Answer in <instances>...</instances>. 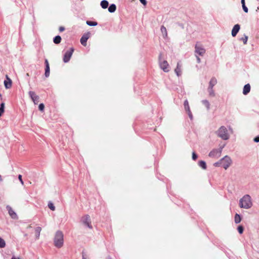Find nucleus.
Segmentation results:
<instances>
[{
    "label": "nucleus",
    "mask_w": 259,
    "mask_h": 259,
    "mask_svg": "<svg viewBox=\"0 0 259 259\" xmlns=\"http://www.w3.org/2000/svg\"><path fill=\"white\" fill-rule=\"evenodd\" d=\"M217 79L214 77H212L209 82V85L208 88H213V87L217 84Z\"/></svg>",
    "instance_id": "f3484780"
},
{
    "label": "nucleus",
    "mask_w": 259,
    "mask_h": 259,
    "mask_svg": "<svg viewBox=\"0 0 259 259\" xmlns=\"http://www.w3.org/2000/svg\"><path fill=\"white\" fill-rule=\"evenodd\" d=\"M116 10V6L115 4H111L108 7V11L110 13H114Z\"/></svg>",
    "instance_id": "aec40b11"
},
{
    "label": "nucleus",
    "mask_w": 259,
    "mask_h": 259,
    "mask_svg": "<svg viewBox=\"0 0 259 259\" xmlns=\"http://www.w3.org/2000/svg\"><path fill=\"white\" fill-rule=\"evenodd\" d=\"M217 134L219 137L224 140H227L230 138L228 130L225 126H221L217 131Z\"/></svg>",
    "instance_id": "7ed1b4c3"
},
{
    "label": "nucleus",
    "mask_w": 259,
    "mask_h": 259,
    "mask_svg": "<svg viewBox=\"0 0 259 259\" xmlns=\"http://www.w3.org/2000/svg\"><path fill=\"white\" fill-rule=\"evenodd\" d=\"M45 75L46 77H48L50 75V66L45 67Z\"/></svg>",
    "instance_id": "c756f323"
},
{
    "label": "nucleus",
    "mask_w": 259,
    "mask_h": 259,
    "mask_svg": "<svg viewBox=\"0 0 259 259\" xmlns=\"http://www.w3.org/2000/svg\"><path fill=\"white\" fill-rule=\"evenodd\" d=\"M213 165L215 167L222 166V161L220 159L219 161L215 162Z\"/></svg>",
    "instance_id": "72a5a7b5"
},
{
    "label": "nucleus",
    "mask_w": 259,
    "mask_h": 259,
    "mask_svg": "<svg viewBox=\"0 0 259 259\" xmlns=\"http://www.w3.org/2000/svg\"><path fill=\"white\" fill-rule=\"evenodd\" d=\"M29 96L31 99L33 101L34 104H37L39 102V96H37L34 92L29 91L28 92Z\"/></svg>",
    "instance_id": "f8f14e48"
},
{
    "label": "nucleus",
    "mask_w": 259,
    "mask_h": 259,
    "mask_svg": "<svg viewBox=\"0 0 259 259\" xmlns=\"http://www.w3.org/2000/svg\"><path fill=\"white\" fill-rule=\"evenodd\" d=\"M4 85L6 89H10L12 86V80L8 77V75L6 76V79L4 80Z\"/></svg>",
    "instance_id": "2eb2a0df"
},
{
    "label": "nucleus",
    "mask_w": 259,
    "mask_h": 259,
    "mask_svg": "<svg viewBox=\"0 0 259 259\" xmlns=\"http://www.w3.org/2000/svg\"><path fill=\"white\" fill-rule=\"evenodd\" d=\"M45 108V105L43 103H40L38 105V109L40 111H43Z\"/></svg>",
    "instance_id": "c9c22d12"
},
{
    "label": "nucleus",
    "mask_w": 259,
    "mask_h": 259,
    "mask_svg": "<svg viewBox=\"0 0 259 259\" xmlns=\"http://www.w3.org/2000/svg\"><path fill=\"white\" fill-rule=\"evenodd\" d=\"M108 259H112V258H111V257L109 256V257H108Z\"/></svg>",
    "instance_id": "09e8293b"
},
{
    "label": "nucleus",
    "mask_w": 259,
    "mask_h": 259,
    "mask_svg": "<svg viewBox=\"0 0 259 259\" xmlns=\"http://www.w3.org/2000/svg\"><path fill=\"white\" fill-rule=\"evenodd\" d=\"M18 179H19V181H20L22 185H23L24 183H23V181L22 179V176L21 175H19L18 176Z\"/></svg>",
    "instance_id": "ea45409f"
},
{
    "label": "nucleus",
    "mask_w": 259,
    "mask_h": 259,
    "mask_svg": "<svg viewBox=\"0 0 259 259\" xmlns=\"http://www.w3.org/2000/svg\"><path fill=\"white\" fill-rule=\"evenodd\" d=\"M86 24L90 26H95L98 25V23L96 21H87Z\"/></svg>",
    "instance_id": "bb28decb"
},
{
    "label": "nucleus",
    "mask_w": 259,
    "mask_h": 259,
    "mask_svg": "<svg viewBox=\"0 0 259 259\" xmlns=\"http://www.w3.org/2000/svg\"><path fill=\"white\" fill-rule=\"evenodd\" d=\"M241 4H242V9H243L244 12L245 13H248V8L245 5V3H241Z\"/></svg>",
    "instance_id": "473e14b6"
},
{
    "label": "nucleus",
    "mask_w": 259,
    "mask_h": 259,
    "mask_svg": "<svg viewBox=\"0 0 259 259\" xmlns=\"http://www.w3.org/2000/svg\"><path fill=\"white\" fill-rule=\"evenodd\" d=\"M41 228L40 227H37L35 229V237L37 239H38L40 236V233L41 232Z\"/></svg>",
    "instance_id": "412c9836"
},
{
    "label": "nucleus",
    "mask_w": 259,
    "mask_h": 259,
    "mask_svg": "<svg viewBox=\"0 0 259 259\" xmlns=\"http://www.w3.org/2000/svg\"><path fill=\"white\" fill-rule=\"evenodd\" d=\"M248 39V36L245 35L244 37H242L241 40L243 41L244 44H246Z\"/></svg>",
    "instance_id": "e433bc0d"
},
{
    "label": "nucleus",
    "mask_w": 259,
    "mask_h": 259,
    "mask_svg": "<svg viewBox=\"0 0 259 259\" xmlns=\"http://www.w3.org/2000/svg\"><path fill=\"white\" fill-rule=\"evenodd\" d=\"M159 64L160 68L165 72H168L169 71V66L166 60L162 59V54L159 55Z\"/></svg>",
    "instance_id": "20e7f679"
},
{
    "label": "nucleus",
    "mask_w": 259,
    "mask_h": 259,
    "mask_svg": "<svg viewBox=\"0 0 259 259\" xmlns=\"http://www.w3.org/2000/svg\"><path fill=\"white\" fill-rule=\"evenodd\" d=\"M237 230L240 234H241L243 233L244 231V228L242 226H239L237 227Z\"/></svg>",
    "instance_id": "2f4dec72"
},
{
    "label": "nucleus",
    "mask_w": 259,
    "mask_h": 259,
    "mask_svg": "<svg viewBox=\"0 0 259 259\" xmlns=\"http://www.w3.org/2000/svg\"><path fill=\"white\" fill-rule=\"evenodd\" d=\"M81 222L84 225L87 226L89 228H92V226L91 224V221L89 215L87 214L82 217Z\"/></svg>",
    "instance_id": "1a4fd4ad"
},
{
    "label": "nucleus",
    "mask_w": 259,
    "mask_h": 259,
    "mask_svg": "<svg viewBox=\"0 0 259 259\" xmlns=\"http://www.w3.org/2000/svg\"><path fill=\"white\" fill-rule=\"evenodd\" d=\"M205 49L203 46L198 43H197L195 47V55L203 56L205 53Z\"/></svg>",
    "instance_id": "0eeeda50"
},
{
    "label": "nucleus",
    "mask_w": 259,
    "mask_h": 259,
    "mask_svg": "<svg viewBox=\"0 0 259 259\" xmlns=\"http://www.w3.org/2000/svg\"><path fill=\"white\" fill-rule=\"evenodd\" d=\"M82 259H87L86 254L83 251L82 252Z\"/></svg>",
    "instance_id": "c03bdc74"
},
{
    "label": "nucleus",
    "mask_w": 259,
    "mask_h": 259,
    "mask_svg": "<svg viewBox=\"0 0 259 259\" xmlns=\"http://www.w3.org/2000/svg\"><path fill=\"white\" fill-rule=\"evenodd\" d=\"M48 207L52 210H55V207L52 202H49L48 203Z\"/></svg>",
    "instance_id": "f704fd0d"
},
{
    "label": "nucleus",
    "mask_w": 259,
    "mask_h": 259,
    "mask_svg": "<svg viewBox=\"0 0 259 259\" xmlns=\"http://www.w3.org/2000/svg\"><path fill=\"white\" fill-rule=\"evenodd\" d=\"M253 141H254V142H255V143H258V142H259V136L255 137L253 139Z\"/></svg>",
    "instance_id": "58836bf2"
},
{
    "label": "nucleus",
    "mask_w": 259,
    "mask_h": 259,
    "mask_svg": "<svg viewBox=\"0 0 259 259\" xmlns=\"http://www.w3.org/2000/svg\"><path fill=\"white\" fill-rule=\"evenodd\" d=\"M100 5L103 9H105L108 8L109 3L106 0H103L101 2Z\"/></svg>",
    "instance_id": "a211bd4d"
},
{
    "label": "nucleus",
    "mask_w": 259,
    "mask_h": 259,
    "mask_svg": "<svg viewBox=\"0 0 259 259\" xmlns=\"http://www.w3.org/2000/svg\"><path fill=\"white\" fill-rule=\"evenodd\" d=\"M65 30V28L64 27L61 26L59 27V31L62 32Z\"/></svg>",
    "instance_id": "a18cd8bd"
},
{
    "label": "nucleus",
    "mask_w": 259,
    "mask_h": 259,
    "mask_svg": "<svg viewBox=\"0 0 259 259\" xmlns=\"http://www.w3.org/2000/svg\"><path fill=\"white\" fill-rule=\"evenodd\" d=\"M225 146V145L221 146L219 149H213L208 154V156L211 158H219L222 153L223 149Z\"/></svg>",
    "instance_id": "39448f33"
},
{
    "label": "nucleus",
    "mask_w": 259,
    "mask_h": 259,
    "mask_svg": "<svg viewBox=\"0 0 259 259\" xmlns=\"http://www.w3.org/2000/svg\"><path fill=\"white\" fill-rule=\"evenodd\" d=\"M6 208H7V210L8 211V213L12 219H14V220L18 219L17 214L13 210L12 208L10 206L7 205L6 206Z\"/></svg>",
    "instance_id": "ddd939ff"
},
{
    "label": "nucleus",
    "mask_w": 259,
    "mask_h": 259,
    "mask_svg": "<svg viewBox=\"0 0 259 259\" xmlns=\"http://www.w3.org/2000/svg\"><path fill=\"white\" fill-rule=\"evenodd\" d=\"M73 48H70L69 50H67L64 54L63 56V62L67 63L70 61V59L74 52Z\"/></svg>",
    "instance_id": "6e6552de"
},
{
    "label": "nucleus",
    "mask_w": 259,
    "mask_h": 259,
    "mask_svg": "<svg viewBox=\"0 0 259 259\" xmlns=\"http://www.w3.org/2000/svg\"><path fill=\"white\" fill-rule=\"evenodd\" d=\"M221 161H222V167L225 169H228L232 163L231 158L228 155L221 158Z\"/></svg>",
    "instance_id": "423d86ee"
},
{
    "label": "nucleus",
    "mask_w": 259,
    "mask_h": 259,
    "mask_svg": "<svg viewBox=\"0 0 259 259\" xmlns=\"http://www.w3.org/2000/svg\"><path fill=\"white\" fill-rule=\"evenodd\" d=\"M198 165L203 169H206V162L203 160H200L198 162Z\"/></svg>",
    "instance_id": "4be33fe9"
},
{
    "label": "nucleus",
    "mask_w": 259,
    "mask_h": 259,
    "mask_svg": "<svg viewBox=\"0 0 259 259\" xmlns=\"http://www.w3.org/2000/svg\"><path fill=\"white\" fill-rule=\"evenodd\" d=\"M240 26L238 24H235L234 26V27L232 30V32H231L232 36L235 37L236 36L237 34L238 33V32H239V31L240 30Z\"/></svg>",
    "instance_id": "4468645a"
},
{
    "label": "nucleus",
    "mask_w": 259,
    "mask_h": 259,
    "mask_svg": "<svg viewBox=\"0 0 259 259\" xmlns=\"http://www.w3.org/2000/svg\"><path fill=\"white\" fill-rule=\"evenodd\" d=\"M198 158V155L195 152H193L192 153V158L193 160H195L197 159V158Z\"/></svg>",
    "instance_id": "4c0bfd02"
},
{
    "label": "nucleus",
    "mask_w": 259,
    "mask_h": 259,
    "mask_svg": "<svg viewBox=\"0 0 259 259\" xmlns=\"http://www.w3.org/2000/svg\"><path fill=\"white\" fill-rule=\"evenodd\" d=\"M160 30L163 34V37L165 38V37H167V33L166 28L164 26H162L161 27Z\"/></svg>",
    "instance_id": "393cba45"
},
{
    "label": "nucleus",
    "mask_w": 259,
    "mask_h": 259,
    "mask_svg": "<svg viewBox=\"0 0 259 259\" xmlns=\"http://www.w3.org/2000/svg\"><path fill=\"white\" fill-rule=\"evenodd\" d=\"M11 259H21L20 257H18V258H16L14 256H12Z\"/></svg>",
    "instance_id": "49530a36"
},
{
    "label": "nucleus",
    "mask_w": 259,
    "mask_h": 259,
    "mask_svg": "<svg viewBox=\"0 0 259 259\" xmlns=\"http://www.w3.org/2000/svg\"><path fill=\"white\" fill-rule=\"evenodd\" d=\"M45 67L50 66L49 61L47 59H46L45 60Z\"/></svg>",
    "instance_id": "37998d69"
},
{
    "label": "nucleus",
    "mask_w": 259,
    "mask_h": 259,
    "mask_svg": "<svg viewBox=\"0 0 259 259\" xmlns=\"http://www.w3.org/2000/svg\"><path fill=\"white\" fill-rule=\"evenodd\" d=\"M26 75L28 76H29V74H28V73H27V74H26Z\"/></svg>",
    "instance_id": "8fccbe9b"
},
{
    "label": "nucleus",
    "mask_w": 259,
    "mask_h": 259,
    "mask_svg": "<svg viewBox=\"0 0 259 259\" xmlns=\"http://www.w3.org/2000/svg\"><path fill=\"white\" fill-rule=\"evenodd\" d=\"M175 72L178 76H180L181 75V70L179 63H178L177 67L175 69Z\"/></svg>",
    "instance_id": "6ab92c4d"
},
{
    "label": "nucleus",
    "mask_w": 259,
    "mask_h": 259,
    "mask_svg": "<svg viewBox=\"0 0 259 259\" xmlns=\"http://www.w3.org/2000/svg\"><path fill=\"white\" fill-rule=\"evenodd\" d=\"M208 92L209 93V95L211 97H214L215 93L213 90V88H208L207 89Z\"/></svg>",
    "instance_id": "c85d7f7f"
},
{
    "label": "nucleus",
    "mask_w": 259,
    "mask_h": 259,
    "mask_svg": "<svg viewBox=\"0 0 259 259\" xmlns=\"http://www.w3.org/2000/svg\"><path fill=\"white\" fill-rule=\"evenodd\" d=\"M6 246V243L5 240L0 237V247L4 248Z\"/></svg>",
    "instance_id": "7c9ffc66"
},
{
    "label": "nucleus",
    "mask_w": 259,
    "mask_h": 259,
    "mask_svg": "<svg viewBox=\"0 0 259 259\" xmlns=\"http://www.w3.org/2000/svg\"><path fill=\"white\" fill-rule=\"evenodd\" d=\"M245 2V0H241V3H244Z\"/></svg>",
    "instance_id": "de8ad7c7"
},
{
    "label": "nucleus",
    "mask_w": 259,
    "mask_h": 259,
    "mask_svg": "<svg viewBox=\"0 0 259 259\" xmlns=\"http://www.w3.org/2000/svg\"><path fill=\"white\" fill-rule=\"evenodd\" d=\"M239 206L241 208L249 209L252 206L251 198L249 195L246 194L244 195L239 202Z\"/></svg>",
    "instance_id": "f257e3e1"
},
{
    "label": "nucleus",
    "mask_w": 259,
    "mask_h": 259,
    "mask_svg": "<svg viewBox=\"0 0 259 259\" xmlns=\"http://www.w3.org/2000/svg\"><path fill=\"white\" fill-rule=\"evenodd\" d=\"M91 36V33L90 32H87L86 33H84L81 36L80 41L81 44L85 47L87 46V42L88 39Z\"/></svg>",
    "instance_id": "9d476101"
},
{
    "label": "nucleus",
    "mask_w": 259,
    "mask_h": 259,
    "mask_svg": "<svg viewBox=\"0 0 259 259\" xmlns=\"http://www.w3.org/2000/svg\"><path fill=\"white\" fill-rule=\"evenodd\" d=\"M61 37L60 35H57L53 38V41L55 44H59L61 41Z\"/></svg>",
    "instance_id": "b1692460"
},
{
    "label": "nucleus",
    "mask_w": 259,
    "mask_h": 259,
    "mask_svg": "<svg viewBox=\"0 0 259 259\" xmlns=\"http://www.w3.org/2000/svg\"><path fill=\"white\" fill-rule=\"evenodd\" d=\"M140 3L142 4L143 5L146 6L147 4V1L146 0H139Z\"/></svg>",
    "instance_id": "a19ab883"
},
{
    "label": "nucleus",
    "mask_w": 259,
    "mask_h": 259,
    "mask_svg": "<svg viewBox=\"0 0 259 259\" xmlns=\"http://www.w3.org/2000/svg\"><path fill=\"white\" fill-rule=\"evenodd\" d=\"M250 85L249 83L246 84L243 89V94L244 95H247L250 91Z\"/></svg>",
    "instance_id": "dca6fc26"
},
{
    "label": "nucleus",
    "mask_w": 259,
    "mask_h": 259,
    "mask_svg": "<svg viewBox=\"0 0 259 259\" xmlns=\"http://www.w3.org/2000/svg\"><path fill=\"white\" fill-rule=\"evenodd\" d=\"M202 103L206 107L207 110H208L210 109V104L208 100H203L202 101Z\"/></svg>",
    "instance_id": "a878e982"
},
{
    "label": "nucleus",
    "mask_w": 259,
    "mask_h": 259,
    "mask_svg": "<svg viewBox=\"0 0 259 259\" xmlns=\"http://www.w3.org/2000/svg\"><path fill=\"white\" fill-rule=\"evenodd\" d=\"M184 106L186 112L187 113L189 117L191 120L193 119V115L190 110V108L189 105V102L187 100H185L184 102Z\"/></svg>",
    "instance_id": "9b49d317"
},
{
    "label": "nucleus",
    "mask_w": 259,
    "mask_h": 259,
    "mask_svg": "<svg viewBox=\"0 0 259 259\" xmlns=\"http://www.w3.org/2000/svg\"><path fill=\"white\" fill-rule=\"evenodd\" d=\"M196 56V59H197V62L198 63H200L201 62V59L199 57V55H195Z\"/></svg>",
    "instance_id": "79ce46f5"
},
{
    "label": "nucleus",
    "mask_w": 259,
    "mask_h": 259,
    "mask_svg": "<svg viewBox=\"0 0 259 259\" xmlns=\"http://www.w3.org/2000/svg\"><path fill=\"white\" fill-rule=\"evenodd\" d=\"M241 221V215L238 213H236L234 217V221L236 224L239 223Z\"/></svg>",
    "instance_id": "5701e85b"
},
{
    "label": "nucleus",
    "mask_w": 259,
    "mask_h": 259,
    "mask_svg": "<svg viewBox=\"0 0 259 259\" xmlns=\"http://www.w3.org/2000/svg\"><path fill=\"white\" fill-rule=\"evenodd\" d=\"M5 111V103H2L0 105V116L3 114Z\"/></svg>",
    "instance_id": "cd10ccee"
},
{
    "label": "nucleus",
    "mask_w": 259,
    "mask_h": 259,
    "mask_svg": "<svg viewBox=\"0 0 259 259\" xmlns=\"http://www.w3.org/2000/svg\"><path fill=\"white\" fill-rule=\"evenodd\" d=\"M55 246L60 248L63 245L64 243V235L61 231H57L55 234L54 239Z\"/></svg>",
    "instance_id": "f03ea898"
}]
</instances>
